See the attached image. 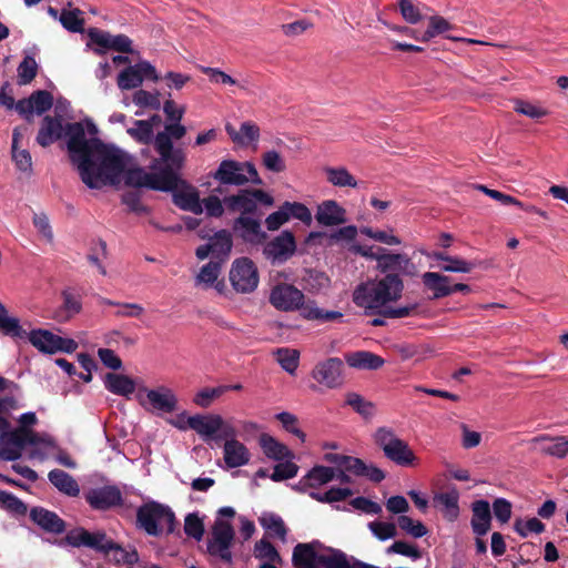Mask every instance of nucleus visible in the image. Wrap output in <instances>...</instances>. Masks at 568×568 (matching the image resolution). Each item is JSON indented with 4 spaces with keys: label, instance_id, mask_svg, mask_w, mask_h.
Masks as SVG:
<instances>
[{
    "label": "nucleus",
    "instance_id": "f257e3e1",
    "mask_svg": "<svg viewBox=\"0 0 568 568\" xmlns=\"http://www.w3.org/2000/svg\"><path fill=\"white\" fill-rule=\"evenodd\" d=\"M403 291L404 282L399 274L388 273L381 278L358 284L353 292V302L365 308L367 315L379 314L389 303L397 302Z\"/></svg>",
    "mask_w": 568,
    "mask_h": 568
},
{
    "label": "nucleus",
    "instance_id": "f03ea898",
    "mask_svg": "<svg viewBox=\"0 0 568 568\" xmlns=\"http://www.w3.org/2000/svg\"><path fill=\"white\" fill-rule=\"evenodd\" d=\"M131 156L112 144L95 141V149L92 151L90 174L97 180L95 186L118 185L121 181Z\"/></svg>",
    "mask_w": 568,
    "mask_h": 568
},
{
    "label": "nucleus",
    "instance_id": "7ed1b4c3",
    "mask_svg": "<svg viewBox=\"0 0 568 568\" xmlns=\"http://www.w3.org/2000/svg\"><path fill=\"white\" fill-rule=\"evenodd\" d=\"M65 135L68 136V151L70 159L77 163L79 174L82 182L87 186H95L97 180L90 174L92 151L95 149V141H101L98 138L88 140L85 131L80 122L68 123L65 128Z\"/></svg>",
    "mask_w": 568,
    "mask_h": 568
},
{
    "label": "nucleus",
    "instance_id": "20e7f679",
    "mask_svg": "<svg viewBox=\"0 0 568 568\" xmlns=\"http://www.w3.org/2000/svg\"><path fill=\"white\" fill-rule=\"evenodd\" d=\"M178 521L174 511L166 505L151 500L136 510V527L146 535L159 537L173 534Z\"/></svg>",
    "mask_w": 568,
    "mask_h": 568
},
{
    "label": "nucleus",
    "instance_id": "39448f33",
    "mask_svg": "<svg viewBox=\"0 0 568 568\" xmlns=\"http://www.w3.org/2000/svg\"><path fill=\"white\" fill-rule=\"evenodd\" d=\"M186 134V128L181 122H171L164 125V131L158 132L154 138V150L161 164L171 169H183L186 153L183 148L174 146L173 140H181Z\"/></svg>",
    "mask_w": 568,
    "mask_h": 568
},
{
    "label": "nucleus",
    "instance_id": "423d86ee",
    "mask_svg": "<svg viewBox=\"0 0 568 568\" xmlns=\"http://www.w3.org/2000/svg\"><path fill=\"white\" fill-rule=\"evenodd\" d=\"M373 438L374 443L383 450L384 456L394 464L402 467H413L418 464V458L407 442L397 437L392 428L378 427Z\"/></svg>",
    "mask_w": 568,
    "mask_h": 568
},
{
    "label": "nucleus",
    "instance_id": "0eeeda50",
    "mask_svg": "<svg viewBox=\"0 0 568 568\" xmlns=\"http://www.w3.org/2000/svg\"><path fill=\"white\" fill-rule=\"evenodd\" d=\"M226 211L240 215L263 214L261 206L270 207L274 204L273 196L262 189H240L235 194L223 197Z\"/></svg>",
    "mask_w": 568,
    "mask_h": 568
},
{
    "label": "nucleus",
    "instance_id": "6e6552de",
    "mask_svg": "<svg viewBox=\"0 0 568 568\" xmlns=\"http://www.w3.org/2000/svg\"><path fill=\"white\" fill-rule=\"evenodd\" d=\"M155 173L145 172L142 168L125 169L124 182L128 186L148 187L154 191H173L176 189V175L168 164Z\"/></svg>",
    "mask_w": 568,
    "mask_h": 568
},
{
    "label": "nucleus",
    "instance_id": "1a4fd4ad",
    "mask_svg": "<svg viewBox=\"0 0 568 568\" xmlns=\"http://www.w3.org/2000/svg\"><path fill=\"white\" fill-rule=\"evenodd\" d=\"M320 541L297 544L292 554L294 568H336L339 549L327 548V554H320Z\"/></svg>",
    "mask_w": 568,
    "mask_h": 568
},
{
    "label": "nucleus",
    "instance_id": "9d476101",
    "mask_svg": "<svg viewBox=\"0 0 568 568\" xmlns=\"http://www.w3.org/2000/svg\"><path fill=\"white\" fill-rule=\"evenodd\" d=\"M0 458L13 462L22 456V450L27 446H36L43 440L32 429L27 427H17L16 429L6 428L0 433Z\"/></svg>",
    "mask_w": 568,
    "mask_h": 568
},
{
    "label": "nucleus",
    "instance_id": "9b49d317",
    "mask_svg": "<svg viewBox=\"0 0 568 568\" xmlns=\"http://www.w3.org/2000/svg\"><path fill=\"white\" fill-rule=\"evenodd\" d=\"M235 537L233 526L229 521L216 519L213 527L211 538L207 540V554L214 558H219L222 562L232 565L233 555L231 546Z\"/></svg>",
    "mask_w": 568,
    "mask_h": 568
},
{
    "label": "nucleus",
    "instance_id": "f8f14e48",
    "mask_svg": "<svg viewBox=\"0 0 568 568\" xmlns=\"http://www.w3.org/2000/svg\"><path fill=\"white\" fill-rule=\"evenodd\" d=\"M88 37L89 42L87 45L95 44L97 48H93V52L98 55L104 54L108 50L125 54L133 53L132 40L125 34H111L99 28H90Z\"/></svg>",
    "mask_w": 568,
    "mask_h": 568
},
{
    "label": "nucleus",
    "instance_id": "ddd939ff",
    "mask_svg": "<svg viewBox=\"0 0 568 568\" xmlns=\"http://www.w3.org/2000/svg\"><path fill=\"white\" fill-rule=\"evenodd\" d=\"M63 540L72 547H87L104 555H110L114 547V541L104 531L90 532L82 527L69 530Z\"/></svg>",
    "mask_w": 568,
    "mask_h": 568
},
{
    "label": "nucleus",
    "instance_id": "4468645a",
    "mask_svg": "<svg viewBox=\"0 0 568 568\" xmlns=\"http://www.w3.org/2000/svg\"><path fill=\"white\" fill-rule=\"evenodd\" d=\"M230 281L236 292H253L258 285V273L254 262L248 257L235 260L230 271Z\"/></svg>",
    "mask_w": 568,
    "mask_h": 568
},
{
    "label": "nucleus",
    "instance_id": "2eb2a0df",
    "mask_svg": "<svg viewBox=\"0 0 568 568\" xmlns=\"http://www.w3.org/2000/svg\"><path fill=\"white\" fill-rule=\"evenodd\" d=\"M183 169H174L178 181L176 189L171 191L172 201L180 210L200 215L203 213L200 193L192 184L181 178L180 172Z\"/></svg>",
    "mask_w": 568,
    "mask_h": 568
},
{
    "label": "nucleus",
    "instance_id": "dca6fc26",
    "mask_svg": "<svg viewBox=\"0 0 568 568\" xmlns=\"http://www.w3.org/2000/svg\"><path fill=\"white\" fill-rule=\"evenodd\" d=\"M304 298V293L293 284L278 283L271 290L268 301L278 311L294 312L301 307Z\"/></svg>",
    "mask_w": 568,
    "mask_h": 568
},
{
    "label": "nucleus",
    "instance_id": "f3484780",
    "mask_svg": "<svg viewBox=\"0 0 568 568\" xmlns=\"http://www.w3.org/2000/svg\"><path fill=\"white\" fill-rule=\"evenodd\" d=\"M382 254L374 256L377 262V268L385 275L388 273H398L402 275H413L415 265L406 254L388 253L385 248L378 247Z\"/></svg>",
    "mask_w": 568,
    "mask_h": 568
},
{
    "label": "nucleus",
    "instance_id": "a211bd4d",
    "mask_svg": "<svg viewBox=\"0 0 568 568\" xmlns=\"http://www.w3.org/2000/svg\"><path fill=\"white\" fill-rule=\"evenodd\" d=\"M343 361L338 357H329L315 365L313 378L327 388H337L343 384Z\"/></svg>",
    "mask_w": 568,
    "mask_h": 568
},
{
    "label": "nucleus",
    "instance_id": "6ab92c4d",
    "mask_svg": "<svg viewBox=\"0 0 568 568\" xmlns=\"http://www.w3.org/2000/svg\"><path fill=\"white\" fill-rule=\"evenodd\" d=\"M262 216L263 214L239 215L233 222L234 233L246 243H263L267 234L262 230Z\"/></svg>",
    "mask_w": 568,
    "mask_h": 568
},
{
    "label": "nucleus",
    "instance_id": "aec40b11",
    "mask_svg": "<svg viewBox=\"0 0 568 568\" xmlns=\"http://www.w3.org/2000/svg\"><path fill=\"white\" fill-rule=\"evenodd\" d=\"M296 252L295 236L291 231H283L264 246V254L273 263H284Z\"/></svg>",
    "mask_w": 568,
    "mask_h": 568
},
{
    "label": "nucleus",
    "instance_id": "412c9836",
    "mask_svg": "<svg viewBox=\"0 0 568 568\" xmlns=\"http://www.w3.org/2000/svg\"><path fill=\"white\" fill-rule=\"evenodd\" d=\"M84 498L94 510H108L123 504L122 493L116 486L92 488Z\"/></svg>",
    "mask_w": 568,
    "mask_h": 568
},
{
    "label": "nucleus",
    "instance_id": "4be33fe9",
    "mask_svg": "<svg viewBox=\"0 0 568 568\" xmlns=\"http://www.w3.org/2000/svg\"><path fill=\"white\" fill-rule=\"evenodd\" d=\"M212 178L220 183L215 192L223 194L222 185L244 186L247 184L245 174L242 173L240 162L235 160H223L219 164Z\"/></svg>",
    "mask_w": 568,
    "mask_h": 568
},
{
    "label": "nucleus",
    "instance_id": "5701e85b",
    "mask_svg": "<svg viewBox=\"0 0 568 568\" xmlns=\"http://www.w3.org/2000/svg\"><path fill=\"white\" fill-rule=\"evenodd\" d=\"M29 517L41 530L52 535H61L67 529L65 521L54 511L41 506L32 507Z\"/></svg>",
    "mask_w": 568,
    "mask_h": 568
},
{
    "label": "nucleus",
    "instance_id": "b1692460",
    "mask_svg": "<svg viewBox=\"0 0 568 568\" xmlns=\"http://www.w3.org/2000/svg\"><path fill=\"white\" fill-rule=\"evenodd\" d=\"M190 429L194 430L205 443L214 442L222 427V416L217 414H196L187 417Z\"/></svg>",
    "mask_w": 568,
    "mask_h": 568
},
{
    "label": "nucleus",
    "instance_id": "393cba45",
    "mask_svg": "<svg viewBox=\"0 0 568 568\" xmlns=\"http://www.w3.org/2000/svg\"><path fill=\"white\" fill-rule=\"evenodd\" d=\"M315 220L323 226H336L346 222V210L334 200H325L317 205Z\"/></svg>",
    "mask_w": 568,
    "mask_h": 568
},
{
    "label": "nucleus",
    "instance_id": "a878e982",
    "mask_svg": "<svg viewBox=\"0 0 568 568\" xmlns=\"http://www.w3.org/2000/svg\"><path fill=\"white\" fill-rule=\"evenodd\" d=\"M470 526L473 532L478 536H485L491 528V510L490 505L485 499L475 500L471 504Z\"/></svg>",
    "mask_w": 568,
    "mask_h": 568
},
{
    "label": "nucleus",
    "instance_id": "bb28decb",
    "mask_svg": "<svg viewBox=\"0 0 568 568\" xmlns=\"http://www.w3.org/2000/svg\"><path fill=\"white\" fill-rule=\"evenodd\" d=\"M146 398L154 410L171 414L178 409V397L168 387L146 390Z\"/></svg>",
    "mask_w": 568,
    "mask_h": 568
},
{
    "label": "nucleus",
    "instance_id": "cd10ccee",
    "mask_svg": "<svg viewBox=\"0 0 568 568\" xmlns=\"http://www.w3.org/2000/svg\"><path fill=\"white\" fill-rule=\"evenodd\" d=\"M223 458L227 468H237L248 464L251 454L240 440H226L223 446Z\"/></svg>",
    "mask_w": 568,
    "mask_h": 568
},
{
    "label": "nucleus",
    "instance_id": "c85d7f7f",
    "mask_svg": "<svg viewBox=\"0 0 568 568\" xmlns=\"http://www.w3.org/2000/svg\"><path fill=\"white\" fill-rule=\"evenodd\" d=\"M459 494L457 489L438 493L434 496V506L438 508L443 517L453 523L459 516Z\"/></svg>",
    "mask_w": 568,
    "mask_h": 568
},
{
    "label": "nucleus",
    "instance_id": "c756f323",
    "mask_svg": "<svg viewBox=\"0 0 568 568\" xmlns=\"http://www.w3.org/2000/svg\"><path fill=\"white\" fill-rule=\"evenodd\" d=\"M62 120L45 115L36 140L42 148H47L58 141L62 136Z\"/></svg>",
    "mask_w": 568,
    "mask_h": 568
},
{
    "label": "nucleus",
    "instance_id": "7c9ffc66",
    "mask_svg": "<svg viewBox=\"0 0 568 568\" xmlns=\"http://www.w3.org/2000/svg\"><path fill=\"white\" fill-rule=\"evenodd\" d=\"M345 361L353 368L367 371L379 369L385 363L383 357L368 351L347 353Z\"/></svg>",
    "mask_w": 568,
    "mask_h": 568
},
{
    "label": "nucleus",
    "instance_id": "2f4dec72",
    "mask_svg": "<svg viewBox=\"0 0 568 568\" xmlns=\"http://www.w3.org/2000/svg\"><path fill=\"white\" fill-rule=\"evenodd\" d=\"M423 284L433 292V300H439L452 295L450 278L437 272H426L423 274Z\"/></svg>",
    "mask_w": 568,
    "mask_h": 568
},
{
    "label": "nucleus",
    "instance_id": "473e14b6",
    "mask_svg": "<svg viewBox=\"0 0 568 568\" xmlns=\"http://www.w3.org/2000/svg\"><path fill=\"white\" fill-rule=\"evenodd\" d=\"M260 446L263 449L265 456L273 460L292 459L294 454L288 447L280 443L276 438L268 434H262L258 439Z\"/></svg>",
    "mask_w": 568,
    "mask_h": 568
},
{
    "label": "nucleus",
    "instance_id": "72a5a7b5",
    "mask_svg": "<svg viewBox=\"0 0 568 568\" xmlns=\"http://www.w3.org/2000/svg\"><path fill=\"white\" fill-rule=\"evenodd\" d=\"M105 388L120 396H130L135 390L134 381L123 374L106 373L104 376Z\"/></svg>",
    "mask_w": 568,
    "mask_h": 568
},
{
    "label": "nucleus",
    "instance_id": "f704fd0d",
    "mask_svg": "<svg viewBox=\"0 0 568 568\" xmlns=\"http://www.w3.org/2000/svg\"><path fill=\"white\" fill-rule=\"evenodd\" d=\"M49 481L61 493L77 497L80 494V487L77 480L67 471L61 469H52L48 474Z\"/></svg>",
    "mask_w": 568,
    "mask_h": 568
},
{
    "label": "nucleus",
    "instance_id": "c9c22d12",
    "mask_svg": "<svg viewBox=\"0 0 568 568\" xmlns=\"http://www.w3.org/2000/svg\"><path fill=\"white\" fill-rule=\"evenodd\" d=\"M27 338L38 351L47 354L55 353L58 335L52 332L41 328L32 329Z\"/></svg>",
    "mask_w": 568,
    "mask_h": 568
},
{
    "label": "nucleus",
    "instance_id": "e433bc0d",
    "mask_svg": "<svg viewBox=\"0 0 568 568\" xmlns=\"http://www.w3.org/2000/svg\"><path fill=\"white\" fill-rule=\"evenodd\" d=\"M433 258L444 262L440 270L444 272L469 273L475 267L474 262L465 261L458 256L448 255L445 252H434Z\"/></svg>",
    "mask_w": 568,
    "mask_h": 568
},
{
    "label": "nucleus",
    "instance_id": "4c0bfd02",
    "mask_svg": "<svg viewBox=\"0 0 568 568\" xmlns=\"http://www.w3.org/2000/svg\"><path fill=\"white\" fill-rule=\"evenodd\" d=\"M209 244L212 246V255L225 261L233 246L232 235L227 230H220L210 239Z\"/></svg>",
    "mask_w": 568,
    "mask_h": 568
},
{
    "label": "nucleus",
    "instance_id": "58836bf2",
    "mask_svg": "<svg viewBox=\"0 0 568 568\" xmlns=\"http://www.w3.org/2000/svg\"><path fill=\"white\" fill-rule=\"evenodd\" d=\"M62 298V307L55 314V318L59 322L69 321L72 316L79 314L82 310V302L80 296L73 294L72 292L63 291Z\"/></svg>",
    "mask_w": 568,
    "mask_h": 568
},
{
    "label": "nucleus",
    "instance_id": "ea45409f",
    "mask_svg": "<svg viewBox=\"0 0 568 568\" xmlns=\"http://www.w3.org/2000/svg\"><path fill=\"white\" fill-rule=\"evenodd\" d=\"M0 331L13 338H26L28 333L22 328L17 317L8 314L6 306L0 302Z\"/></svg>",
    "mask_w": 568,
    "mask_h": 568
},
{
    "label": "nucleus",
    "instance_id": "a19ab883",
    "mask_svg": "<svg viewBox=\"0 0 568 568\" xmlns=\"http://www.w3.org/2000/svg\"><path fill=\"white\" fill-rule=\"evenodd\" d=\"M335 478V469L327 466H314L305 476H303V485H310L316 488L328 484Z\"/></svg>",
    "mask_w": 568,
    "mask_h": 568
},
{
    "label": "nucleus",
    "instance_id": "79ce46f5",
    "mask_svg": "<svg viewBox=\"0 0 568 568\" xmlns=\"http://www.w3.org/2000/svg\"><path fill=\"white\" fill-rule=\"evenodd\" d=\"M260 525L272 536L285 540L287 528L284 520L276 514H263L258 518Z\"/></svg>",
    "mask_w": 568,
    "mask_h": 568
},
{
    "label": "nucleus",
    "instance_id": "37998d69",
    "mask_svg": "<svg viewBox=\"0 0 568 568\" xmlns=\"http://www.w3.org/2000/svg\"><path fill=\"white\" fill-rule=\"evenodd\" d=\"M346 405L351 406L358 415L365 419H371L376 413V407L373 402L366 400L357 393L346 394Z\"/></svg>",
    "mask_w": 568,
    "mask_h": 568
},
{
    "label": "nucleus",
    "instance_id": "c03bdc74",
    "mask_svg": "<svg viewBox=\"0 0 568 568\" xmlns=\"http://www.w3.org/2000/svg\"><path fill=\"white\" fill-rule=\"evenodd\" d=\"M327 181L338 187H356L357 181L345 168H325Z\"/></svg>",
    "mask_w": 568,
    "mask_h": 568
},
{
    "label": "nucleus",
    "instance_id": "a18cd8bd",
    "mask_svg": "<svg viewBox=\"0 0 568 568\" xmlns=\"http://www.w3.org/2000/svg\"><path fill=\"white\" fill-rule=\"evenodd\" d=\"M453 24L442 16H432L428 19V28L420 36L422 42H428L433 38L453 30Z\"/></svg>",
    "mask_w": 568,
    "mask_h": 568
},
{
    "label": "nucleus",
    "instance_id": "49530a36",
    "mask_svg": "<svg viewBox=\"0 0 568 568\" xmlns=\"http://www.w3.org/2000/svg\"><path fill=\"white\" fill-rule=\"evenodd\" d=\"M128 134L141 144L154 143V131L150 126L149 122L144 120H135L134 126L126 130Z\"/></svg>",
    "mask_w": 568,
    "mask_h": 568
},
{
    "label": "nucleus",
    "instance_id": "de8ad7c7",
    "mask_svg": "<svg viewBox=\"0 0 568 568\" xmlns=\"http://www.w3.org/2000/svg\"><path fill=\"white\" fill-rule=\"evenodd\" d=\"M101 305L118 306L119 310L114 313L116 317H140L144 308L136 303H120L105 297H100Z\"/></svg>",
    "mask_w": 568,
    "mask_h": 568
},
{
    "label": "nucleus",
    "instance_id": "09e8293b",
    "mask_svg": "<svg viewBox=\"0 0 568 568\" xmlns=\"http://www.w3.org/2000/svg\"><path fill=\"white\" fill-rule=\"evenodd\" d=\"M82 13L78 8L73 10L62 9L60 22L70 32H82L84 26V19L81 17Z\"/></svg>",
    "mask_w": 568,
    "mask_h": 568
},
{
    "label": "nucleus",
    "instance_id": "8fccbe9b",
    "mask_svg": "<svg viewBox=\"0 0 568 568\" xmlns=\"http://www.w3.org/2000/svg\"><path fill=\"white\" fill-rule=\"evenodd\" d=\"M0 507L18 516H24L28 513L27 505L20 498L6 490H0Z\"/></svg>",
    "mask_w": 568,
    "mask_h": 568
},
{
    "label": "nucleus",
    "instance_id": "3c124183",
    "mask_svg": "<svg viewBox=\"0 0 568 568\" xmlns=\"http://www.w3.org/2000/svg\"><path fill=\"white\" fill-rule=\"evenodd\" d=\"M118 87L121 90H131L142 84V78L136 65H130L118 75Z\"/></svg>",
    "mask_w": 568,
    "mask_h": 568
},
{
    "label": "nucleus",
    "instance_id": "603ef678",
    "mask_svg": "<svg viewBox=\"0 0 568 568\" xmlns=\"http://www.w3.org/2000/svg\"><path fill=\"white\" fill-rule=\"evenodd\" d=\"M282 205L288 215V220L293 217L300 220L306 225L312 224V213L305 204L301 202L285 201Z\"/></svg>",
    "mask_w": 568,
    "mask_h": 568
},
{
    "label": "nucleus",
    "instance_id": "864d4df0",
    "mask_svg": "<svg viewBox=\"0 0 568 568\" xmlns=\"http://www.w3.org/2000/svg\"><path fill=\"white\" fill-rule=\"evenodd\" d=\"M277 362L281 367L290 374H294L298 367L300 353L296 349L278 348L276 351Z\"/></svg>",
    "mask_w": 568,
    "mask_h": 568
},
{
    "label": "nucleus",
    "instance_id": "5fc2aeb1",
    "mask_svg": "<svg viewBox=\"0 0 568 568\" xmlns=\"http://www.w3.org/2000/svg\"><path fill=\"white\" fill-rule=\"evenodd\" d=\"M38 64L32 57H26L18 67V83L29 84L37 77Z\"/></svg>",
    "mask_w": 568,
    "mask_h": 568
},
{
    "label": "nucleus",
    "instance_id": "6e6d98bb",
    "mask_svg": "<svg viewBox=\"0 0 568 568\" xmlns=\"http://www.w3.org/2000/svg\"><path fill=\"white\" fill-rule=\"evenodd\" d=\"M113 559L118 564L126 565L132 567L139 561V554L134 547L123 548L114 541V547L111 549Z\"/></svg>",
    "mask_w": 568,
    "mask_h": 568
},
{
    "label": "nucleus",
    "instance_id": "4d7b16f0",
    "mask_svg": "<svg viewBox=\"0 0 568 568\" xmlns=\"http://www.w3.org/2000/svg\"><path fill=\"white\" fill-rule=\"evenodd\" d=\"M398 527L414 538H422L427 535L428 529L422 521H415L406 515H400L397 519Z\"/></svg>",
    "mask_w": 568,
    "mask_h": 568
},
{
    "label": "nucleus",
    "instance_id": "13d9d810",
    "mask_svg": "<svg viewBox=\"0 0 568 568\" xmlns=\"http://www.w3.org/2000/svg\"><path fill=\"white\" fill-rule=\"evenodd\" d=\"M204 524L197 514L191 513L184 519V532L186 536L200 541L204 535Z\"/></svg>",
    "mask_w": 568,
    "mask_h": 568
},
{
    "label": "nucleus",
    "instance_id": "bf43d9fd",
    "mask_svg": "<svg viewBox=\"0 0 568 568\" xmlns=\"http://www.w3.org/2000/svg\"><path fill=\"white\" fill-rule=\"evenodd\" d=\"M254 556L258 559H268L271 564L281 561V556L277 549L265 538L256 541L254 546Z\"/></svg>",
    "mask_w": 568,
    "mask_h": 568
},
{
    "label": "nucleus",
    "instance_id": "052dcab7",
    "mask_svg": "<svg viewBox=\"0 0 568 568\" xmlns=\"http://www.w3.org/2000/svg\"><path fill=\"white\" fill-rule=\"evenodd\" d=\"M227 390V387H213V388H203L197 392L193 398L195 405L207 408L211 406L212 402L219 398Z\"/></svg>",
    "mask_w": 568,
    "mask_h": 568
},
{
    "label": "nucleus",
    "instance_id": "680f3d73",
    "mask_svg": "<svg viewBox=\"0 0 568 568\" xmlns=\"http://www.w3.org/2000/svg\"><path fill=\"white\" fill-rule=\"evenodd\" d=\"M29 98L33 105V112L36 111L38 114L49 111L53 105V97L47 90H37Z\"/></svg>",
    "mask_w": 568,
    "mask_h": 568
},
{
    "label": "nucleus",
    "instance_id": "e2e57ef3",
    "mask_svg": "<svg viewBox=\"0 0 568 568\" xmlns=\"http://www.w3.org/2000/svg\"><path fill=\"white\" fill-rule=\"evenodd\" d=\"M133 103L140 108L159 110L161 108L160 93H151L145 90H138L133 94Z\"/></svg>",
    "mask_w": 568,
    "mask_h": 568
},
{
    "label": "nucleus",
    "instance_id": "0e129e2a",
    "mask_svg": "<svg viewBox=\"0 0 568 568\" xmlns=\"http://www.w3.org/2000/svg\"><path fill=\"white\" fill-rule=\"evenodd\" d=\"M298 466L291 462H281L274 466V470L271 475V479L273 481H282L285 479H291L297 475Z\"/></svg>",
    "mask_w": 568,
    "mask_h": 568
},
{
    "label": "nucleus",
    "instance_id": "69168bd1",
    "mask_svg": "<svg viewBox=\"0 0 568 568\" xmlns=\"http://www.w3.org/2000/svg\"><path fill=\"white\" fill-rule=\"evenodd\" d=\"M369 530L379 540H387L394 538L397 535L396 525L386 521H372L368 524Z\"/></svg>",
    "mask_w": 568,
    "mask_h": 568
},
{
    "label": "nucleus",
    "instance_id": "338daca9",
    "mask_svg": "<svg viewBox=\"0 0 568 568\" xmlns=\"http://www.w3.org/2000/svg\"><path fill=\"white\" fill-rule=\"evenodd\" d=\"M276 419L282 424L284 429L296 437H298L302 442H305V433L297 427V417L288 412L278 413Z\"/></svg>",
    "mask_w": 568,
    "mask_h": 568
},
{
    "label": "nucleus",
    "instance_id": "774afa93",
    "mask_svg": "<svg viewBox=\"0 0 568 568\" xmlns=\"http://www.w3.org/2000/svg\"><path fill=\"white\" fill-rule=\"evenodd\" d=\"M514 529L520 537L525 538L529 532L541 534L545 530V525L538 518H530L526 523L517 519Z\"/></svg>",
    "mask_w": 568,
    "mask_h": 568
}]
</instances>
